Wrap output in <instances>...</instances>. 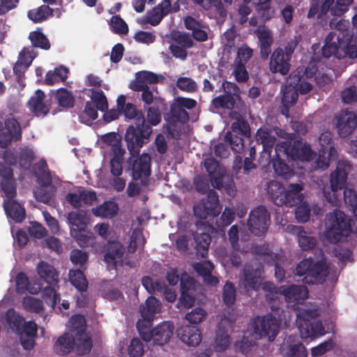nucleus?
Returning <instances> with one entry per match:
<instances>
[{
	"label": "nucleus",
	"instance_id": "obj_1",
	"mask_svg": "<svg viewBox=\"0 0 357 357\" xmlns=\"http://www.w3.org/2000/svg\"><path fill=\"white\" fill-rule=\"evenodd\" d=\"M275 134L285 141H279L275 146L276 159L273 160V167L275 174L285 179L293 176V170L286 164L285 160L309 162L312 156L310 147L307 144L294 142L291 146V135L280 129H274L269 132L266 128L257 130L256 139L263 144L264 150L259 158L261 166L266 167L271 161L270 149L275 142Z\"/></svg>",
	"mask_w": 357,
	"mask_h": 357
},
{
	"label": "nucleus",
	"instance_id": "obj_2",
	"mask_svg": "<svg viewBox=\"0 0 357 357\" xmlns=\"http://www.w3.org/2000/svg\"><path fill=\"white\" fill-rule=\"evenodd\" d=\"M243 284L245 287L258 290L262 289L268 294L266 296L270 300H275L283 296L288 303H300L307 297L308 291L305 287L300 285H291L275 289L272 283L264 282L262 284L261 273L259 270H250L248 267L244 271Z\"/></svg>",
	"mask_w": 357,
	"mask_h": 357
},
{
	"label": "nucleus",
	"instance_id": "obj_3",
	"mask_svg": "<svg viewBox=\"0 0 357 357\" xmlns=\"http://www.w3.org/2000/svg\"><path fill=\"white\" fill-rule=\"evenodd\" d=\"M208 201L196 204L194 206L195 215L199 219L197 222L198 229L202 231L199 236H197V250L201 257H206L208 248L211 242L209 233L216 231V228L208 225L205 220L208 216L213 218L217 216L220 212V207L218 204V197L215 192L209 190L207 195Z\"/></svg>",
	"mask_w": 357,
	"mask_h": 357
},
{
	"label": "nucleus",
	"instance_id": "obj_4",
	"mask_svg": "<svg viewBox=\"0 0 357 357\" xmlns=\"http://www.w3.org/2000/svg\"><path fill=\"white\" fill-rule=\"evenodd\" d=\"M4 165H0L1 190L4 197L3 208L7 216L16 222H22L25 217L24 208L15 199L16 192L12 179L10 165H15L16 160L11 151L3 154Z\"/></svg>",
	"mask_w": 357,
	"mask_h": 357
},
{
	"label": "nucleus",
	"instance_id": "obj_5",
	"mask_svg": "<svg viewBox=\"0 0 357 357\" xmlns=\"http://www.w3.org/2000/svg\"><path fill=\"white\" fill-rule=\"evenodd\" d=\"M302 190L300 184H291L285 190L275 181H271L267 187V192L276 205H298L295 211L296 218L298 222H304L309 220L310 208L308 204L303 200Z\"/></svg>",
	"mask_w": 357,
	"mask_h": 357
},
{
	"label": "nucleus",
	"instance_id": "obj_6",
	"mask_svg": "<svg viewBox=\"0 0 357 357\" xmlns=\"http://www.w3.org/2000/svg\"><path fill=\"white\" fill-rule=\"evenodd\" d=\"M279 325L278 320L270 314L255 318L244 333L242 340L235 342L236 349L247 353L252 347L255 340L265 337L268 341H273L278 333Z\"/></svg>",
	"mask_w": 357,
	"mask_h": 357
},
{
	"label": "nucleus",
	"instance_id": "obj_7",
	"mask_svg": "<svg viewBox=\"0 0 357 357\" xmlns=\"http://www.w3.org/2000/svg\"><path fill=\"white\" fill-rule=\"evenodd\" d=\"M126 118L135 119L137 128L130 126L126 133V141L130 153L135 155L138 153L139 149L142 148L144 139H147L152 132L151 128L145 125V120L142 114L136 111L131 103H127L126 106L120 111Z\"/></svg>",
	"mask_w": 357,
	"mask_h": 357
},
{
	"label": "nucleus",
	"instance_id": "obj_8",
	"mask_svg": "<svg viewBox=\"0 0 357 357\" xmlns=\"http://www.w3.org/2000/svg\"><path fill=\"white\" fill-rule=\"evenodd\" d=\"M0 303V317L3 323L15 331L20 337L21 344L24 349H31L34 346V337L37 333V325L33 321H24V318L19 315L13 309H9L5 316H3Z\"/></svg>",
	"mask_w": 357,
	"mask_h": 357
},
{
	"label": "nucleus",
	"instance_id": "obj_9",
	"mask_svg": "<svg viewBox=\"0 0 357 357\" xmlns=\"http://www.w3.org/2000/svg\"><path fill=\"white\" fill-rule=\"evenodd\" d=\"M352 231L350 219L340 210H335L326 215L325 229L321 238L324 241L335 243Z\"/></svg>",
	"mask_w": 357,
	"mask_h": 357
},
{
	"label": "nucleus",
	"instance_id": "obj_10",
	"mask_svg": "<svg viewBox=\"0 0 357 357\" xmlns=\"http://www.w3.org/2000/svg\"><path fill=\"white\" fill-rule=\"evenodd\" d=\"M296 310V324L302 339L311 340L325 334L326 331L321 324L314 321L317 316L316 310L307 305H302Z\"/></svg>",
	"mask_w": 357,
	"mask_h": 357
},
{
	"label": "nucleus",
	"instance_id": "obj_11",
	"mask_svg": "<svg viewBox=\"0 0 357 357\" xmlns=\"http://www.w3.org/2000/svg\"><path fill=\"white\" fill-rule=\"evenodd\" d=\"M67 221L70 234L79 246H89L93 242V234L86 230L89 224L86 211L83 210L70 211L67 214Z\"/></svg>",
	"mask_w": 357,
	"mask_h": 357
},
{
	"label": "nucleus",
	"instance_id": "obj_12",
	"mask_svg": "<svg viewBox=\"0 0 357 357\" xmlns=\"http://www.w3.org/2000/svg\"><path fill=\"white\" fill-rule=\"evenodd\" d=\"M36 270L38 275L48 286L43 289V298L45 302L56 310L55 305L60 301V296L57 294L59 275L55 268L48 263L41 261Z\"/></svg>",
	"mask_w": 357,
	"mask_h": 357
},
{
	"label": "nucleus",
	"instance_id": "obj_13",
	"mask_svg": "<svg viewBox=\"0 0 357 357\" xmlns=\"http://www.w3.org/2000/svg\"><path fill=\"white\" fill-rule=\"evenodd\" d=\"M150 324H145L143 321H138L137 328L144 341L153 344L163 346L169 342L174 330L172 322L162 321L149 330Z\"/></svg>",
	"mask_w": 357,
	"mask_h": 357
},
{
	"label": "nucleus",
	"instance_id": "obj_14",
	"mask_svg": "<svg viewBox=\"0 0 357 357\" xmlns=\"http://www.w3.org/2000/svg\"><path fill=\"white\" fill-rule=\"evenodd\" d=\"M94 230L102 238L109 241L107 252L105 255V261L108 268H116L121 263L123 246L119 241H112L113 229L106 223H98L95 225Z\"/></svg>",
	"mask_w": 357,
	"mask_h": 357
},
{
	"label": "nucleus",
	"instance_id": "obj_15",
	"mask_svg": "<svg viewBox=\"0 0 357 357\" xmlns=\"http://www.w3.org/2000/svg\"><path fill=\"white\" fill-rule=\"evenodd\" d=\"M350 169L349 165L346 162H339L335 172L331 176V191L324 192L325 197L328 202L337 206L341 202V192L344 188L347 173Z\"/></svg>",
	"mask_w": 357,
	"mask_h": 357
},
{
	"label": "nucleus",
	"instance_id": "obj_16",
	"mask_svg": "<svg viewBox=\"0 0 357 357\" xmlns=\"http://www.w3.org/2000/svg\"><path fill=\"white\" fill-rule=\"evenodd\" d=\"M298 275H305L303 280L306 283L320 282L326 275V262L319 261L314 262L310 258L301 261L296 267Z\"/></svg>",
	"mask_w": 357,
	"mask_h": 357
},
{
	"label": "nucleus",
	"instance_id": "obj_17",
	"mask_svg": "<svg viewBox=\"0 0 357 357\" xmlns=\"http://www.w3.org/2000/svg\"><path fill=\"white\" fill-rule=\"evenodd\" d=\"M86 328L84 317L80 314L73 316L67 324L68 332L76 337L77 352L84 354L90 351L91 342L87 335L84 333Z\"/></svg>",
	"mask_w": 357,
	"mask_h": 357
},
{
	"label": "nucleus",
	"instance_id": "obj_18",
	"mask_svg": "<svg viewBox=\"0 0 357 357\" xmlns=\"http://www.w3.org/2000/svg\"><path fill=\"white\" fill-rule=\"evenodd\" d=\"M91 98L80 116L81 122L87 125L98 117V110L104 112L107 109V99L102 92L93 91Z\"/></svg>",
	"mask_w": 357,
	"mask_h": 357
},
{
	"label": "nucleus",
	"instance_id": "obj_19",
	"mask_svg": "<svg viewBox=\"0 0 357 357\" xmlns=\"http://www.w3.org/2000/svg\"><path fill=\"white\" fill-rule=\"evenodd\" d=\"M351 1L352 0H337L335 4L334 0H325L321 6L317 3H312L307 17L310 18L318 14V17L321 18L328 12L332 15H340L347 10Z\"/></svg>",
	"mask_w": 357,
	"mask_h": 357
},
{
	"label": "nucleus",
	"instance_id": "obj_20",
	"mask_svg": "<svg viewBox=\"0 0 357 357\" xmlns=\"http://www.w3.org/2000/svg\"><path fill=\"white\" fill-rule=\"evenodd\" d=\"M204 166L209 174L211 185L218 189L223 188L222 181L225 179L224 176L225 173V169L221 167L218 162L213 158L206 159L204 162ZM224 188L229 195H234L236 188L232 182L226 185Z\"/></svg>",
	"mask_w": 357,
	"mask_h": 357
},
{
	"label": "nucleus",
	"instance_id": "obj_21",
	"mask_svg": "<svg viewBox=\"0 0 357 357\" xmlns=\"http://www.w3.org/2000/svg\"><path fill=\"white\" fill-rule=\"evenodd\" d=\"M331 134L324 132L321 135L319 142L321 146L318 158H316V168L324 170L329 165L330 160L334 159L337 151L331 146Z\"/></svg>",
	"mask_w": 357,
	"mask_h": 357
},
{
	"label": "nucleus",
	"instance_id": "obj_22",
	"mask_svg": "<svg viewBox=\"0 0 357 357\" xmlns=\"http://www.w3.org/2000/svg\"><path fill=\"white\" fill-rule=\"evenodd\" d=\"M248 225L251 231L255 235L264 233L269 225V216L266 209L260 206L252 210L250 214Z\"/></svg>",
	"mask_w": 357,
	"mask_h": 357
},
{
	"label": "nucleus",
	"instance_id": "obj_23",
	"mask_svg": "<svg viewBox=\"0 0 357 357\" xmlns=\"http://www.w3.org/2000/svg\"><path fill=\"white\" fill-rule=\"evenodd\" d=\"M97 199L96 193L87 190L82 187H77L69 192L66 196V200L75 208L81 207L84 204H93Z\"/></svg>",
	"mask_w": 357,
	"mask_h": 357
},
{
	"label": "nucleus",
	"instance_id": "obj_24",
	"mask_svg": "<svg viewBox=\"0 0 357 357\" xmlns=\"http://www.w3.org/2000/svg\"><path fill=\"white\" fill-rule=\"evenodd\" d=\"M178 340L188 347H197L202 342V333L199 328L188 324L181 325L176 330Z\"/></svg>",
	"mask_w": 357,
	"mask_h": 357
},
{
	"label": "nucleus",
	"instance_id": "obj_25",
	"mask_svg": "<svg viewBox=\"0 0 357 357\" xmlns=\"http://www.w3.org/2000/svg\"><path fill=\"white\" fill-rule=\"evenodd\" d=\"M339 135L345 137L352 133L357 126V116L353 112L342 111L334 119Z\"/></svg>",
	"mask_w": 357,
	"mask_h": 357
},
{
	"label": "nucleus",
	"instance_id": "obj_26",
	"mask_svg": "<svg viewBox=\"0 0 357 357\" xmlns=\"http://www.w3.org/2000/svg\"><path fill=\"white\" fill-rule=\"evenodd\" d=\"M197 284L195 280L188 274L183 273L181 279V295L179 300L180 305L189 308L192 306L195 302V291Z\"/></svg>",
	"mask_w": 357,
	"mask_h": 357
},
{
	"label": "nucleus",
	"instance_id": "obj_27",
	"mask_svg": "<svg viewBox=\"0 0 357 357\" xmlns=\"http://www.w3.org/2000/svg\"><path fill=\"white\" fill-rule=\"evenodd\" d=\"M141 148L139 149V151ZM139 153V151L138 152ZM139 153L131 155L129 162L132 164V178L135 180L142 179L146 178L150 174V162L151 158L149 154L143 153L139 157L132 160Z\"/></svg>",
	"mask_w": 357,
	"mask_h": 357
},
{
	"label": "nucleus",
	"instance_id": "obj_28",
	"mask_svg": "<svg viewBox=\"0 0 357 357\" xmlns=\"http://www.w3.org/2000/svg\"><path fill=\"white\" fill-rule=\"evenodd\" d=\"M40 165L41 166L40 173L43 176L44 180L41 181L42 185L40 187L34 191V196L37 200L45 204H49L54 194V188L51 184V178L50 176L45 173V161L40 160ZM38 179L42 180L41 178H38Z\"/></svg>",
	"mask_w": 357,
	"mask_h": 357
},
{
	"label": "nucleus",
	"instance_id": "obj_29",
	"mask_svg": "<svg viewBox=\"0 0 357 357\" xmlns=\"http://www.w3.org/2000/svg\"><path fill=\"white\" fill-rule=\"evenodd\" d=\"M222 87L226 93L215 98L212 104L216 109H230L234 105L233 96H238V88L235 84L228 82H223Z\"/></svg>",
	"mask_w": 357,
	"mask_h": 357
},
{
	"label": "nucleus",
	"instance_id": "obj_30",
	"mask_svg": "<svg viewBox=\"0 0 357 357\" xmlns=\"http://www.w3.org/2000/svg\"><path fill=\"white\" fill-rule=\"evenodd\" d=\"M234 321V315L229 317L225 316L221 318L215 340V348L218 351H223L228 348L230 341L227 333V328L231 326Z\"/></svg>",
	"mask_w": 357,
	"mask_h": 357
},
{
	"label": "nucleus",
	"instance_id": "obj_31",
	"mask_svg": "<svg viewBox=\"0 0 357 357\" xmlns=\"http://www.w3.org/2000/svg\"><path fill=\"white\" fill-rule=\"evenodd\" d=\"M98 143L102 149H109L112 154L125 153V150L121 146V137L114 132L102 135L98 137Z\"/></svg>",
	"mask_w": 357,
	"mask_h": 357
},
{
	"label": "nucleus",
	"instance_id": "obj_32",
	"mask_svg": "<svg viewBox=\"0 0 357 357\" xmlns=\"http://www.w3.org/2000/svg\"><path fill=\"white\" fill-rule=\"evenodd\" d=\"M20 135V128L17 121L13 118H8L5 121V126L0 130V146H7L12 139H18Z\"/></svg>",
	"mask_w": 357,
	"mask_h": 357
},
{
	"label": "nucleus",
	"instance_id": "obj_33",
	"mask_svg": "<svg viewBox=\"0 0 357 357\" xmlns=\"http://www.w3.org/2000/svg\"><path fill=\"white\" fill-rule=\"evenodd\" d=\"M270 70L273 73L286 75L290 68L289 59L284 56L282 48H277L271 54L269 63Z\"/></svg>",
	"mask_w": 357,
	"mask_h": 357
},
{
	"label": "nucleus",
	"instance_id": "obj_34",
	"mask_svg": "<svg viewBox=\"0 0 357 357\" xmlns=\"http://www.w3.org/2000/svg\"><path fill=\"white\" fill-rule=\"evenodd\" d=\"M284 356L289 357H307L305 347L294 337H289L285 340L280 349Z\"/></svg>",
	"mask_w": 357,
	"mask_h": 357
},
{
	"label": "nucleus",
	"instance_id": "obj_35",
	"mask_svg": "<svg viewBox=\"0 0 357 357\" xmlns=\"http://www.w3.org/2000/svg\"><path fill=\"white\" fill-rule=\"evenodd\" d=\"M50 102L44 93L37 90L29 101V107L36 116H45L50 110Z\"/></svg>",
	"mask_w": 357,
	"mask_h": 357
},
{
	"label": "nucleus",
	"instance_id": "obj_36",
	"mask_svg": "<svg viewBox=\"0 0 357 357\" xmlns=\"http://www.w3.org/2000/svg\"><path fill=\"white\" fill-rule=\"evenodd\" d=\"M162 309L161 303L153 296L149 297L144 305L140 308L142 319L138 321H143L145 324H151L155 314L160 313Z\"/></svg>",
	"mask_w": 357,
	"mask_h": 357
},
{
	"label": "nucleus",
	"instance_id": "obj_37",
	"mask_svg": "<svg viewBox=\"0 0 357 357\" xmlns=\"http://www.w3.org/2000/svg\"><path fill=\"white\" fill-rule=\"evenodd\" d=\"M16 291L18 294L29 292L31 294H36L41 290L42 287L36 280L29 281L24 273H19L15 279Z\"/></svg>",
	"mask_w": 357,
	"mask_h": 357
},
{
	"label": "nucleus",
	"instance_id": "obj_38",
	"mask_svg": "<svg viewBox=\"0 0 357 357\" xmlns=\"http://www.w3.org/2000/svg\"><path fill=\"white\" fill-rule=\"evenodd\" d=\"M38 53L33 47L24 48L20 53L18 60L14 66L13 70L15 74L20 75L31 64Z\"/></svg>",
	"mask_w": 357,
	"mask_h": 357
},
{
	"label": "nucleus",
	"instance_id": "obj_39",
	"mask_svg": "<svg viewBox=\"0 0 357 357\" xmlns=\"http://www.w3.org/2000/svg\"><path fill=\"white\" fill-rule=\"evenodd\" d=\"M171 8L170 0H163L146 14V22L152 26L158 25L163 17L168 14Z\"/></svg>",
	"mask_w": 357,
	"mask_h": 357
},
{
	"label": "nucleus",
	"instance_id": "obj_40",
	"mask_svg": "<svg viewBox=\"0 0 357 357\" xmlns=\"http://www.w3.org/2000/svg\"><path fill=\"white\" fill-rule=\"evenodd\" d=\"M171 120L168 121V123L167 126V132L172 135L173 137H176L177 135L176 130L174 128V123H183L186 122L189 116L186 109L182 107L176 108L174 105L172 103L171 105Z\"/></svg>",
	"mask_w": 357,
	"mask_h": 357
},
{
	"label": "nucleus",
	"instance_id": "obj_41",
	"mask_svg": "<svg viewBox=\"0 0 357 357\" xmlns=\"http://www.w3.org/2000/svg\"><path fill=\"white\" fill-rule=\"evenodd\" d=\"M158 81L157 75L149 71H141L136 73V79L130 84V86L133 91H140L144 87H148V84L156 83Z\"/></svg>",
	"mask_w": 357,
	"mask_h": 357
},
{
	"label": "nucleus",
	"instance_id": "obj_42",
	"mask_svg": "<svg viewBox=\"0 0 357 357\" xmlns=\"http://www.w3.org/2000/svg\"><path fill=\"white\" fill-rule=\"evenodd\" d=\"M193 268L199 275L203 277L204 281L206 284L211 286H215L219 282L218 279L211 274L213 269V265L211 261H206L201 263L194 264Z\"/></svg>",
	"mask_w": 357,
	"mask_h": 357
},
{
	"label": "nucleus",
	"instance_id": "obj_43",
	"mask_svg": "<svg viewBox=\"0 0 357 357\" xmlns=\"http://www.w3.org/2000/svg\"><path fill=\"white\" fill-rule=\"evenodd\" d=\"M299 80L295 75H290L287 79V84L283 89L282 103L285 107L294 104L298 98L296 82Z\"/></svg>",
	"mask_w": 357,
	"mask_h": 357
},
{
	"label": "nucleus",
	"instance_id": "obj_44",
	"mask_svg": "<svg viewBox=\"0 0 357 357\" xmlns=\"http://www.w3.org/2000/svg\"><path fill=\"white\" fill-rule=\"evenodd\" d=\"M260 43L261 54L264 59H266L270 53V47L273 43L272 34L267 28L259 27L255 31Z\"/></svg>",
	"mask_w": 357,
	"mask_h": 357
},
{
	"label": "nucleus",
	"instance_id": "obj_45",
	"mask_svg": "<svg viewBox=\"0 0 357 357\" xmlns=\"http://www.w3.org/2000/svg\"><path fill=\"white\" fill-rule=\"evenodd\" d=\"M184 22L186 29L192 31L195 39L199 41H204L207 39V29L194 18L188 17L185 19Z\"/></svg>",
	"mask_w": 357,
	"mask_h": 357
},
{
	"label": "nucleus",
	"instance_id": "obj_46",
	"mask_svg": "<svg viewBox=\"0 0 357 357\" xmlns=\"http://www.w3.org/2000/svg\"><path fill=\"white\" fill-rule=\"evenodd\" d=\"M69 70L68 68L60 66L54 70H49L45 75V83L48 85L54 84L66 79Z\"/></svg>",
	"mask_w": 357,
	"mask_h": 357
},
{
	"label": "nucleus",
	"instance_id": "obj_47",
	"mask_svg": "<svg viewBox=\"0 0 357 357\" xmlns=\"http://www.w3.org/2000/svg\"><path fill=\"white\" fill-rule=\"evenodd\" d=\"M118 211V206L113 202H105L102 205L93 208V214L102 218H110L115 215Z\"/></svg>",
	"mask_w": 357,
	"mask_h": 357
},
{
	"label": "nucleus",
	"instance_id": "obj_48",
	"mask_svg": "<svg viewBox=\"0 0 357 357\" xmlns=\"http://www.w3.org/2000/svg\"><path fill=\"white\" fill-rule=\"evenodd\" d=\"M75 341L73 335L67 332L58 338L55 344V349L61 354H68L73 349Z\"/></svg>",
	"mask_w": 357,
	"mask_h": 357
},
{
	"label": "nucleus",
	"instance_id": "obj_49",
	"mask_svg": "<svg viewBox=\"0 0 357 357\" xmlns=\"http://www.w3.org/2000/svg\"><path fill=\"white\" fill-rule=\"evenodd\" d=\"M291 231L297 235L300 247L305 250L312 248L315 245V240L307 235L301 227L291 226Z\"/></svg>",
	"mask_w": 357,
	"mask_h": 357
},
{
	"label": "nucleus",
	"instance_id": "obj_50",
	"mask_svg": "<svg viewBox=\"0 0 357 357\" xmlns=\"http://www.w3.org/2000/svg\"><path fill=\"white\" fill-rule=\"evenodd\" d=\"M23 308L30 312L40 313L44 309L42 301L38 298L26 296L22 301Z\"/></svg>",
	"mask_w": 357,
	"mask_h": 357
},
{
	"label": "nucleus",
	"instance_id": "obj_51",
	"mask_svg": "<svg viewBox=\"0 0 357 357\" xmlns=\"http://www.w3.org/2000/svg\"><path fill=\"white\" fill-rule=\"evenodd\" d=\"M69 279L72 285L78 291H84L88 287V282L84 273L80 271H70Z\"/></svg>",
	"mask_w": 357,
	"mask_h": 357
},
{
	"label": "nucleus",
	"instance_id": "obj_52",
	"mask_svg": "<svg viewBox=\"0 0 357 357\" xmlns=\"http://www.w3.org/2000/svg\"><path fill=\"white\" fill-rule=\"evenodd\" d=\"M51 15L52 12L50 7L43 5L38 8L30 10L28 13V17L31 20L37 23L45 20Z\"/></svg>",
	"mask_w": 357,
	"mask_h": 357
},
{
	"label": "nucleus",
	"instance_id": "obj_53",
	"mask_svg": "<svg viewBox=\"0 0 357 357\" xmlns=\"http://www.w3.org/2000/svg\"><path fill=\"white\" fill-rule=\"evenodd\" d=\"M35 157L32 149L26 147L21 150L18 158V163L21 168L26 169L30 167L31 161Z\"/></svg>",
	"mask_w": 357,
	"mask_h": 357
},
{
	"label": "nucleus",
	"instance_id": "obj_54",
	"mask_svg": "<svg viewBox=\"0 0 357 357\" xmlns=\"http://www.w3.org/2000/svg\"><path fill=\"white\" fill-rule=\"evenodd\" d=\"M109 26L113 32L117 34H126L128 32V26L126 22L119 15L113 16L109 22Z\"/></svg>",
	"mask_w": 357,
	"mask_h": 357
},
{
	"label": "nucleus",
	"instance_id": "obj_55",
	"mask_svg": "<svg viewBox=\"0 0 357 357\" xmlns=\"http://www.w3.org/2000/svg\"><path fill=\"white\" fill-rule=\"evenodd\" d=\"M230 117L231 119L235 120V121L233 122L231 125L233 131L246 135L248 130V126L243 120L241 114L236 112H231L230 114Z\"/></svg>",
	"mask_w": 357,
	"mask_h": 357
},
{
	"label": "nucleus",
	"instance_id": "obj_56",
	"mask_svg": "<svg viewBox=\"0 0 357 357\" xmlns=\"http://www.w3.org/2000/svg\"><path fill=\"white\" fill-rule=\"evenodd\" d=\"M29 38L31 43L36 47L45 50H48L50 47L48 40L39 30L30 33Z\"/></svg>",
	"mask_w": 357,
	"mask_h": 357
},
{
	"label": "nucleus",
	"instance_id": "obj_57",
	"mask_svg": "<svg viewBox=\"0 0 357 357\" xmlns=\"http://www.w3.org/2000/svg\"><path fill=\"white\" fill-rule=\"evenodd\" d=\"M206 316V312L202 307H195L185 315V319L191 324H199Z\"/></svg>",
	"mask_w": 357,
	"mask_h": 357
},
{
	"label": "nucleus",
	"instance_id": "obj_58",
	"mask_svg": "<svg viewBox=\"0 0 357 357\" xmlns=\"http://www.w3.org/2000/svg\"><path fill=\"white\" fill-rule=\"evenodd\" d=\"M232 68V75L237 82H244L248 80L249 75L243 63L235 61Z\"/></svg>",
	"mask_w": 357,
	"mask_h": 357
},
{
	"label": "nucleus",
	"instance_id": "obj_59",
	"mask_svg": "<svg viewBox=\"0 0 357 357\" xmlns=\"http://www.w3.org/2000/svg\"><path fill=\"white\" fill-rule=\"evenodd\" d=\"M144 243L145 238L142 231L139 229L134 230L131 236L130 243L128 246V251L135 252L137 248H142Z\"/></svg>",
	"mask_w": 357,
	"mask_h": 357
},
{
	"label": "nucleus",
	"instance_id": "obj_60",
	"mask_svg": "<svg viewBox=\"0 0 357 357\" xmlns=\"http://www.w3.org/2000/svg\"><path fill=\"white\" fill-rule=\"evenodd\" d=\"M344 197L345 204L350 206L351 210L356 217H357V195L350 188H346L344 190Z\"/></svg>",
	"mask_w": 357,
	"mask_h": 357
},
{
	"label": "nucleus",
	"instance_id": "obj_61",
	"mask_svg": "<svg viewBox=\"0 0 357 357\" xmlns=\"http://www.w3.org/2000/svg\"><path fill=\"white\" fill-rule=\"evenodd\" d=\"M56 98L59 104L62 107H69L73 105V96L64 89H59L56 91Z\"/></svg>",
	"mask_w": 357,
	"mask_h": 357
},
{
	"label": "nucleus",
	"instance_id": "obj_62",
	"mask_svg": "<svg viewBox=\"0 0 357 357\" xmlns=\"http://www.w3.org/2000/svg\"><path fill=\"white\" fill-rule=\"evenodd\" d=\"M133 38L139 43L149 45L154 43L156 36L154 32L139 31L135 33Z\"/></svg>",
	"mask_w": 357,
	"mask_h": 357
},
{
	"label": "nucleus",
	"instance_id": "obj_63",
	"mask_svg": "<svg viewBox=\"0 0 357 357\" xmlns=\"http://www.w3.org/2000/svg\"><path fill=\"white\" fill-rule=\"evenodd\" d=\"M124 154H112V158L110 160V169L111 173L114 176H119L123 171L122 169V161L123 156Z\"/></svg>",
	"mask_w": 357,
	"mask_h": 357
},
{
	"label": "nucleus",
	"instance_id": "obj_64",
	"mask_svg": "<svg viewBox=\"0 0 357 357\" xmlns=\"http://www.w3.org/2000/svg\"><path fill=\"white\" fill-rule=\"evenodd\" d=\"M144 352L142 342L139 339H132L128 346L130 357H141Z\"/></svg>",
	"mask_w": 357,
	"mask_h": 357
}]
</instances>
